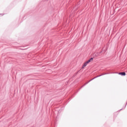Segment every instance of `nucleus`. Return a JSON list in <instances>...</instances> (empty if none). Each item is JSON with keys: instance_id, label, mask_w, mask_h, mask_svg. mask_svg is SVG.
<instances>
[{"instance_id": "obj_6", "label": "nucleus", "mask_w": 127, "mask_h": 127, "mask_svg": "<svg viewBox=\"0 0 127 127\" xmlns=\"http://www.w3.org/2000/svg\"><path fill=\"white\" fill-rule=\"evenodd\" d=\"M89 60H90V62H91V61H93V58H91Z\"/></svg>"}, {"instance_id": "obj_3", "label": "nucleus", "mask_w": 127, "mask_h": 127, "mask_svg": "<svg viewBox=\"0 0 127 127\" xmlns=\"http://www.w3.org/2000/svg\"><path fill=\"white\" fill-rule=\"evenodd\" d=\"M87 64H88L86 63V62L83 65V66H82V68H85V67H86V66H87Z\"/></svg>"}, {"instance_id": "obj_1", "label": "nucleus", "mask_w": 127, "mask_h": 127, "mask_svg": "<svg viewBox=\"0 0 127 127\" xmlns=\"http://www.w3.org/2000/svg\"><path fill=\"white\" fill-rule=\"evenodd\" d=\"M103 75H105V74H101L100 75H98L96 77H94L93 78H92V79H91L90 80H89L88 82H87L86 84H88V83H89V82H91V81H93V80L96 79V78H98V77H101V76H103Z\"/></svg>"}, {"instance_id": "obj_4", "label": "nucleus", "mask_w": 127, "mask_h": 127, "mask_svg": "<svg viewBox=\"0 0 127 127\" xmlns=\"http://www.w3.org/2000/svg\"><path fill=\"white\" fill-rule=\"evenodd\" d=\"M90 62H91V61L89 60L86 62V63L88 64V63H90Z\"/></svg>"}, {"instance_id": "obj_2", "label": "nucleus", "mask_w": 127, "mask_h": 127, "mask_svg": "<svg viewBox=\"0 0 127 127\" xmlns=\"http://www.w3.org/2000/svg\"><path fill=\"white\" fill-rule=\"evenodd\" d=\"M119 75H122V76H126V72H120Z\"/></svg>"}, {"instance_id": "obj_5", "label": "nucleus", "mask_w": 127, "mask_h": 127, "mask_svg": "<svg viewBox=\"0 0 127 127\" xmlns=\"http://www.w3.org/2000/svg\"><path fill=\"white\" fill-rule=\"evenodd\" d=\"M90 62H91V61L89 60L86 62V63L88 64V63H90Z\"/></svg>"}]
</instances>
